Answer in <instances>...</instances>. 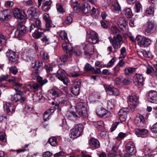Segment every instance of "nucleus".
<instances>
[{
  "mask_svg": "<svg viewBox=\"0 0 157 157\" xmlns=\"http://www.w3.org/2000/svg\"><path fill=\"white\" fill-rule=\"evenodd\" d=\"M88 41L90 43L83 45V48L86 54L91 55L93 52V45L92 44L97 43L98 41L97 34L94 31H90L87 36Z\"/></svg>",
  "mask_w": 157,
  "mask_h": 157,
  "instance_id": "f257e3e1",
  "label": "nucleus"
},
{
  "mask_svg": "<svg viewBox=\"0 0 157 157\" xmlns=\"http://www.w3.org/2000/svg\"><path fill=\"white\" fill-rule=\"evenodd\" d=\"M75 115L77 117H79L81 116L86 117L87 116L88 109L87 104L85 102L78 103L76 107Z\"/></svg>",
  "mask_w": 157,
  "mask_h": 157,
  "instance_id": "f03ea898",
  "label": "nucleus"
},
{
  "mask_svg": "<svg viewBox=\"0 0 157 157\" xmlns=\"http://www.w3.org/2000/svg\"><path fill=\"white\" fill-rule=\"evenodd\" d=\"M126 153L124 155V157H132L136 152V149L134 143L129 141L125 145Z\"/></svg>",
  "mask_w": 157,
  "mask_h": 157,
  "instance_id": "7ed1b4c3",
  "label": "nucleus"
},
{
  "mask_svg": "<svg viewBox=\"0 0 157 157\" xmlns=\"http://www.w3.org/2000/svg\"><path fill=\"white\" fill-rule=\"evenodd\" d=\"M43 66V63L42 61H39L38 64L33 63L31 64L30 69L33 71L31 74L32 77L34 79H36L39 76V74L38 71L40 67H42Z\"/></svg>",
  "mask_w": 157,
  "mask_h": 157,
  "instance_id": "20e7f679",
  "label": "nucleus"
},
{
  "mask_svg": "<svg viewBox=\"0 0 157 157\" xmlns=\"http://www.w3.org/2000/svg\"><path fill=\"white\" fill-rule=\"evenodd\" d=\"M62 47L63 51L69 56H71L73 52L77 56H80L82 54V52L78 50H74L73 52L71 45L69 44H63Z\"/></svg>",
  "mask_w": 157,
  "mask_h": 157,
  "instance_id": "39448f33",
  "label": "nucleus"
},
{
  "mask_svg": "<svg viewBox=\"0 0 157 157\" xmlns=\"http://www.w3.org/2000/svg\"><path fill=\"white\" fill-rule=\"evenodd\" d=\"M83 130V126L82 124H78L76 125L75 128L70 131V137L72 139H74L78 137Z\"/></svg>",
  "mask_w": 157,
  "mask_h": 157,
  "instance_id": "423d86ee",
  "label": "nucleus"
},
{
  "mask_svg": "<svg viewBox=\"0 0 157 157\" xmlns=\"http://www.w3.org/2000/svg\"><path fill=\"white\" fill-rule=\"evenodd\" d=\"M117 24L125 33H128V22L125 20V17H119L117 20Z\"/></svg>",
  "mask_w": 157,
  "mask_h": 157,
  "instance_id": "0eeeda50",
  "label": "nucleus"
},
{
  "mask_svg": "<svg viewBox=\"0 0 157 157\" xmlns=\"http://www.w3.org/2000/svg\"><path fill=\"white\" fill-rule=\"evenodd\" d=\"M114 40L112 44L114 49H119L123 43L122 37L121 35L119 34L113 36Z\"/></svg>",
  "mask_w": 157,
  "mask_h": 157,
  "instance_id": "6e6552de",
  "label": "nucleus"
},
{
  "mask_svg": "<svg viewBox=\"0 0 157 157\" xmlns=\"http://www.w3.org/2000/svg\"><path fill=\"white\" fill-rule=\"evenodd\" d=\"M27 13L29 18L32 21H33L38 17L37 10L34 7H29L27 10Z\"/></svg>",
  "mask_w": 157,
  "mask_h": 157,
  "instance_id": "1a4fd4ad",
  "label": "nucleus"
},
{
  "mask_svg": "<svg viewBox=\"0 0 157 157\" xmlns=\"http://www.w3.org/2000/svg\"><path fill=\"white\" fill-rule=\"evenodd\" d=\"M128 103L132 111H133L138 104V98L136 95L130 96L129 98Z\"/></svg>",
  "mask_w": 157,
  "mask_h": 157,
  "instance_id": "9d476101",
  "label": "nucleus"
},
{
  "mask_svg": "<svg viewBox=\"0 0 157 157\" xmlns=\"http://www.w3.org/2000/svg\"><path fill=\"white\" fill-rule=\"evenodd\" d=\"M136 40L138 44L145 47L148 46L151 42V40L149 39L141 36H139V37H137Z\"/></svg>",
  "mask_w": 157,
  "mask_h": 157,
  "instance_id": "9b49d317",
  "label": "nucleus"
},
{
  "mask_svg": "<svg viewBox=\"0 0 157 157\" xmlns=\"http://www.w3.org/2000/svg\"><path fill=\"white\" fill-rule=\"evenodd\" d=\"M26 32V27L23 25H19L15 31V36L16 37L20 38L24 35Z\"/></svg>",
  "mask_w": 157,
  "mask_h": 157,
  "instance_id": "f8f14e48",
  "label": "nucleus"
},
{
  "mask_svg": "<svg viewBox=\"0 0 157 157\" xmlns=\"http://www.w3.org/2000/svg\"><path fill=\"white\" fill-rule=\"evenodd\" d=\"M6 55L8 57L10 62L13 64H16L18 62L17 57L15 53L12 50L9 49L6 53Z\"/></svg>",
  "mask_w": 157,
  "mask_h": 157,
  "instance_id": "ddd939ff",
  "label": "nucleus"
},
{
  "mask_svg": "<svg viewBox=\"0 0 157 157\" xmlns=\"http://www.w3.org/2000/svg\"><path fill=\"white\" fill-rule=\"evenodd\" d=\"M134 82L138 87L143 86L144 81V78L142 74H136L134 76Z\"/></svg>",
  "mask_w": 157,
  "mask_h": 157,
  "instance_id": "4468645a",
  "label": "nucleus"
},
{
  "mask_svg": "<svg viewBox=\"0 0 157 157\" xmlns=\"http://www.w3.org/2000/svg\"><path fill=\"white\" fill-rule=\"evenodd\" d=\"M104 87L106 91L110 95H118L119 94V92L118 90L112 85H104Z\"/></svg>",
  "mask_w": 157,
  "mask_h": 157,
  "instance_id": "2eb2a0df",
  "label": "nucleus"
},
{
  "mask_svg": "<svg viewBox=\"0 0 157 157\" xmlns=\"http://www.w3.org/2000/svg\"><path fill=\"white\" fill-rule=\"evenodd\" d=\"M149 101L151 103H157V92L154 91H151L148 93Z\"/></svg>",
  "mask_w": 157,
  "mask_h": 157,
  "instance_id": "dca6fc26",
  "label": "nucleus"
},
{
  "mask_svg": "<svg viewBox=\"0 0 157 157\" xmlns=\"http://www.w3.org/2000/svg\"><path fill=\"white\" fill-rule=\"evenodd\" d=\"M135 123L138 126L143 127L145 123V120L142 116L138 115L135 118Z\"/></svg>",
  "mask_w": 157,
  "mask_h": 157,
  "instance_id": "f3484780",
  "label": "nucleus"
},
{
  "mask_svg": "<svg viewBox=\"0 0 157 157\" xmlns=\"http://www.w3.org/2000/svg\"><path fill=\"white\" fill-rule=\"evenodd\" d=\"M11 13L10 11L8 10H5L0 13L1 19L7 21L11 18Z\"/></svg>",
  "mask_w": 157,
  "mask_h": 157,
  "instance_id": "a211bd4d",
  "label": "nucleus"
},
{
  "mask_svg": "<svg viewBox=\"0 0 157 157\" xmlns=\"http://www.w3.org/2000/svg\"><path fill=\"white\" fill-rule=\"evenodd\" d=\"M11 13L10 11L8 10H5L0 13L1 19L7 21L11 18Z\"/></svg>",
  "mask_w": 157,
  "mask_h": 157,
  "instance_id": "6ab92c4d",
  "label": "nucleus"
},
{
  "mask_svg": "<svg viewBox=\"0 0 157 157\" xmlns=\"http://www.w3.org/2000/svg\"><path fill=\"white\" fill-rule=\"evenodd\" d=\"M127 110L126 108H123L121 109L118 113L119 118L121 122L125 121L127 117Z\"/></svg>",
  "mask_w": 157,
  "mask_h": 157,
  "instance_id": "aec40b11",
  "label": "nucleus"
},
{
  "mask_svg": "<svg viewBox=\"0 0 157 157\" xmlns=\"http://www.w3.org/2000/svg\"><path fill=\"white\" fill-rule=\"evenodd\" d=\"M33 55L29 54L28 53H26L22 56V57L24 60L29 62H31L32 64L33 63H35L38 64L37 61H36L34 59Z\"/></svg>",
  "mask_w": 157,
  "mask_h": 157,
  "instance_id": "412c9836",
  "label": "nucleus"
},
{
  "mask_svg": "<svg viewBox=\"0 0 157 157\" xmlns=\"http://www.w3.org/2000/svg\"><path fill=\"white\" fill-rule=\"evenodd\" d=\"M89 144L90 146L94 149L98 148L100 147V143L98 140L93 138H91L89 139Z\"/></svg>",
  "mask_w": 157,
  "mask_h": 157,
  "instance_id": "4be33fe9",
  "label": "nucleus"
},
{
  "mask_svg": "<svg viewBox=\"0 0 157 157\" xmlns=\"http://www.w3.org/2000/svg\"><path fill=\"white\" fill-rule=\"evenodd\" d=\"M45 31V29H36L34 32L32 34V36L35 39H38L40 38L42 36V35Z\"/></svg>",
  "mask_w": 157,
  "mask_h": 157,
  "instance_id": "5701e85b",
  "label": "nucleus"
},
{
  "mask_svg": "<svg viewBox=\"0 0 157 157\" xmlns=\"http://www.w3.org/2000/svg\"><path fill=\"white\" fill-rule=\"evenodd\" d=\"M148 133V130L144 128H137L135 130V133L138 137H145Z\"/></svg>",
  "mask_w": 157,
  "mask_h": 157,
  "instance_id": "b1692460",
  "label": "nucleus"
},
{
  "mask_svg": "<svg viewBox=\"0 0 157 157\" xmlns=\"http://www.w3.org/2000/svg\"><path fill=\"white\" fill-rule=\"evenodd\" d=\"M155 25L151 21H148L147 24V29L145 31L146 35H148L149 33H152L155 29Z\"/></svg>",
  "mask_w": 157,
  "mask_h": 157,
  "instance_id": "393cba45",
  "label": "nucleus"
},
{
  "mask_svg": "<svg viewBox=\"0 0 157 157\" xmlns=\"http://www.w3.org/2000/svg\"><path fill=\"white\" fill-rule=\"evenodd\" d=\"M13 16L15 18L19 19L23 18V16L19 9L17 8L14 9L13 10Z\"/></svg>",
  "mask_w": 157,
  "mask_h": 157,
  "instance_id": "a878e982",
  "label": "nucleus"
},
{
  "mask_svg": "<svg viewBox=\"0 0 157 157\" xmlns=\"http://www.w3.org/2000/svg\"><path fill=\"white\" fill-rule=\"evenodd\" d=\"M52 3L51 0H46L42 6V10L45 12L48 11L51 8L50 5Z\"/></svg>",
  "mask_w": 157,
  "mask_h": 157,
  "instance_id": "bb28decb",
  "label": "nucleus"
},
{
  "mask_svg": "<svg viewBox=\"0 0 157 157\" xmlns=\"http://www.w3.org/2000/svg\"><path fill=\"white\" fill-rule=\"evenodd\" d=\"M80 9L83 13H88L90 11V5L86 2H85L82 4Z\"/></svg>",
  "mask_w": 157,
  "mask_h": 157,
  "instance_id": "cd10ccee",
  "label": "nucleus"
},
{
  "mask_svg": "<svg viewBox=\"0 0 157 157\" xmlns=\"http://www.w3.org/2000/svg\"><path fill=\"white\" fill-rule=\"evenodd\" d=\"M67 75V73L66 71L62 69H59L57 71L56 74L57 77L59 80L62 79V78L65 77Z\"/></svg>",
  "mask_w": 157,
  "mask_h": 157,
  "instance_id": "c85d7f7f",
  "label": "nucleus"
},
{
  "mask_svg": "<svg viewBox=\"0 0 157 157\" xmlns=\"http://www.w3.org/2000/svg\"><path fill=\"white\" fill-rule=\"evenodd\" d=\"M15 108L14 105L10 102L7 103L6 104V110L7 113H13L15 110Z\"/></svg>",
  "mask_w": 157,
  "mask_h": 157,
  "instance_id": "c756f323",
  "label": "nucleus"
},
{
  "mask_svg": "<svg viewBox=\"0 0 157 157\" xmlns=\"http://www.w3.org/2000/svg\"><path fill=\"white\" fill-rule=\"evenodd\" d=\"M114 12L118 13H121V6L117 2H115L112 6Z\"/></svg>",
  "mask_w": 157,
  "mask_h": 157,
  "instance_id": "7c9ffc66",
  "label": "nucleus"
},
{
  "mask_svg": "<svg viewBox=\"0 0 157 157\" xmlns=\"http://www.w3.org/2000/svg\"><path fill=\"white\" fill-rule=\"evenodd\" d=\"M137 68L133 67H127L124 69V71L125 75H129L135 72Z\"/></svg>",
  "mask_w": 157,
  "mask_h": 157,
  "instance_id": "2f4dec72",
  "label": "nucleus"
},
{
  "mask_svg": "<svg viewBox=\"0 0 157 157\" xmlns=\"http://www.w3.org/2000/svg\"><path fill=\"white\" fill-rule=\"evenodd\" d=\"M123 12L124 14L128 18H131L133 16L132 10L130 8L125 9Z\"/></svg>",
  "mask_w": 157,
  "mask_h": 157,
  "instance_id": "473e14b6",
  "label": "nucleus"
},
{
  "mask_svg": "<svg viewBox=\"0 0 157 157\" xmlns=\"http://www.w3.org/2000/svg\"><path fill=\"white\" fill-rule=\"evenodd\" d=\"M60 37L63 40H64L66 42L65 44H68L69 40L67 38V34L64 31H61L59 33Z\"/></svg>",
  "mask_w": 157,
  "mask_h": 157,
  "instance_id": "72a5a7b5",
  "label": "nucleus"
},
{
  "mask_svg": "<svg viewBox=\"0 0 157 157\" xmlns=\"http://www.w3.org/2000/svg\"><path fill=\"white\" fill-rule=\"evenodd\" d=\"M97 114L100 117L105 116L107 113V111L104 108L98 109L97 111Z\"/></svg>",
  "mask_w": 157,
  "mask_h": 157,
  "instance_id": "f704fd0d",
  "label": "nucleus"
},
{
  "mask_svg": "<svg viewBox=\"0 0 157 157\" xmlns=\"http://www.w3.org/2000/svg\"><path fill=\"white\" fill-rule=\"evenodd\" d=\"M116 101L113 99H111L108 101L107 102V108L109 109H111L114 107L116 104Z\"/></svg>",
  "mask_w": 157,
  "mask_h": 157,
  "instance_id": "c9c22d12",
  "label": "nucleus"
},
{
  "mask_svg": "<svg viewBox=\"0 0 157 157\" xmlns=\"http://www.w3.org/2000/svg\"><path fill=\"white\" fill-rule=\"evenodd\" d=\"M84 70L86 71H93L95 70V68L94 67H92L89 63H86L84 67Z\"/></svg>",
  "mask_w": 157,
  "mask_h": 157,
  "instance_id": "e433bc0d",
  "label": "nucleus"
},
{
  "mask_svg": "<svg viewBox=\"0 0 157 157\" xmlns=\"http://www.w3.org/2000/svg\"><path fill=\"white\" fill-rule=\"evenodd\" d=\"M121 54L119 58L124 59L126 56V50L124 47H122L120 50Z\"/></svg>",
  "mask_w": 157,
  "mask_h": 157,
  "instance_id": "4c0bfd02",
  "label": "nucleus"
},
{
  "mask_svg": "<svg viewBox=\"0 0 157 157\" xmlns=\"http://www.w3.org/2000/svg\"><path fill=\"white\" fill-rule=\"evenodd\" d=\"M119 154V151L118 150V147L116 146L113 147L112 149V155H113L114 157H116Z\"/></svg>",
  "mask_w": 157,
  "mask_h": 157,
  "instance_id": "58836bf2",
  "label": "nucleus"
},
{
  "mask_svg": "<svg viewBox=\"0 0 157 157\" xmlns=\"http://www.w3.org/2000/svg\"><path fill=\"white\" fill-rule=\"evenodd\" d=\"M50 144L53 146H56L57 145L56 138L55 137H52L49 140Z\"/></svg>",
  "mask_w": 157,
  "mask_h": 157,
  "instance_id": "ea45409f",
  "label": "nucleus"
},
{
  "mask_svg": "<svg viewBox=\"0 0 157 157\" xmlns=\"http://www.w3.org/2000/svg\"><path fill=\"white\" fill-rule=\"evenodd\" d=\"M10 96V100L12 101L15 102L18 101V98H20L19 94H16L14 95H11Z\"/></svg>",
  "mask_w": 157,
  "mask_h": 157,
  "instance_id": "a19ab883",
  "label": "nucleus"
},
{
  "mask_svg": "<svg viewBox=\"0 0 157 157\" xmlns=\"http://www.w3.org/2000/svg\"><path fill=\"white\" fill-rule=\"evenodd\" d=\"M50 95L54 97H56L60 96V94L59 92L54 90L52 89L50 90Z\"/></svg>",
  "mask_w": 157,
  "mask_h": 157,
  "instance_id": "79ce46f5",
  "label": "nucleus"
},
{
  "mask_svg": "<svg viewBox=\"0 0 157 157\" xmlns=\"http://www.w3.org/2000/svg\"><path fill=\"white\" fill-rule=\"evenodd\" d=\"M36 79L37 81L41 85H43L48 82L47 79H45L43 80L42 78L39 76Z\"/></svg>",
  "mask_w": 157,
  "mask_h": 157,
  "instance_id": "37998d69",
  "label": "nucleus"
},
{
  "mask_svg": "<svg viewBox=\"0 0 157 157\" xmlns=\"http://www.w3.org/2000/svg\"><path fill=\"white\" fill-rule=\"evenodd\" d=\"M49 110H47L44 113L43 116V119L45 121H47L49 119V117L51 115V113H49Z\"/></svg>",
  "mask_w": 157,
  "mask_h": 157,
  "instance_id": "c03bdc74",
  "label": "nucleus"
},
{
  "mask_svg": "<svg viewBox=\"0 0 157 157\" xmlns=\"http://www.w3.org/2000/svg\"><path fill=\"white\" fill-rule=\"evenodd\" d=\"M34 20H35V22L34 23L36 27V29H42L41 28V21L40 19H38V18Z\"/></svg>",
  "mask_w": 157,
  "mask_h": 157,
  "instance_id": "a18cd8bd",
  "label": "nucleus"
},
{
  "mask_svg": "<svg viewBox=\"0 0 157 157\" xmlns=\"http://www.w3.org/2000/svg\"><path fill=\"white\" fill-rule=\"evenodd\" d=\"M67 116L68 118L71 120H74L75 117H77L75 115V113L73 112L68 113L67 114Z\"/></svg>",
  "mask_w": 157,
  "mask_h": 157,
  "instance_id": "49530a36",
  "label": "nucleus"
},
{
  "mask_svg": "<svg viewBox=\"0 0 157 157\" xmlns=\"http://www.w3.org/2000/svg\"><path fill=\"white\" fill-rule=\"evenodd\" d=\"M142 6L138 2H136L135 3V11L138 13L140 12Z\"/></svg>",
  "mask_w": 157,
  "mask_h": 157,
  "instance_id": "de8ad7c7",
  "label": "nucleus"
},
{
  "mask_svg": "<svg viewBox=\"0 0 157 157\" xmlns=\"http://www.w3.org/2000/svg\"><path fill=\"white\" fill-rule=\"evenodd\" d=\"M126 136V133L120 132L119 133L118 136L116 137V138L117 140H120L121 139H123Z\"/></svg>",
  "mask_w": 157,
  "mask_h": 157,
  "instance_id": "09e8293b",
  "label": "nucleus"
},
{
  "mask_svg": "<svg viewBox=\"0 0 157 157\" xmlns=\"http://www.w3.org/2000/svg\"><path fill=\"white\" fill-rule=\"evenodd\" d=\"M10 72L14 75H16L18 72V70L15 67L12 66L9 68Z\"/></svg>",
  "mask_w": 157,
  "mask_h": 157,
  "instance_id": "8fccbe9b",
  "label": "nucleus"
},
{
  "mask_svg": "<svg viewBox=\"0 0 157 157\" xmlns=\"http://www.w3.org/2000/svg\"><path fill=\"white\" fill-rule=\"evenodd\" d=\"M6 37L2 34H0V46L6 42Z\"/></svg>",
  "mask_w": 157,
  "mask_h": 157,
  "instance_id": "3c124183",
  "label": "nucleus"
},
{
  "mask_svg": "<svg viewBox=\"0 0 157 157\" xmlns=\"http://www.w3.org/2000/svg\"><path fill=\"white\" fill-rule=\"evenodd\" d=\"M131 82V79L129 78H125L122 80V83L124 85H127L130 84Z\"/></svg>",
  "mask_w": 157,
  "mask_h": 157,
  "instance_id": "603ef678",
  "label": "nucleus"
},
{
  "mask_svg": "<svg viewBox=\"0 0 157 157\" xmlns=\"http://www.w3.org/2000/svg\"><path fill=\"white\" fill-rule=\"evenodd\" d=\"M123 78L122 76H119L115 80V82L117 85H120L122 82Z\"/></svg>",
  "mask_w": 157,
  "mask_h": 157,
  "instance_id": "864d4df0",
  "label": "nucleus"
},
{
  "mask_svg": "<svg viewBox=\"0 0 157 157\" xmlns=\"http://www.w3.org/2000/svg\"><path fill=\"white\" fill-rule=\"evenodd\" d=\"M57 10L61 13H63L65 12L62 6L60 4H57L56 5Z\"/></svg>",
  "mask_w": 157,
  "mask_h": 157,
  "instance_id": "5fc2aeb1",
  "label": "nucleus"
},
{
  "mask_svg": "<svg viewBox=\"0 0 157 157\" xmlns=\"http://www.w3.org/2000/svg\"><path fill=\"white\" fill-rule=\"evenodd\" d=\"M60 80L62 81L64 84L67 86L70 85V81L66 77H64L62 78V79H61Z\"/></svg>",
  "mask_w": 157,
  "mask_h": 157,
  "instance_id": "6e6d98bb",
  "label": "nucleus"
},
{
  "mask_svg": "<svg viewBox=\"0 0 157 157\" xmlns=\"http://www.w3.org/2000/svg\"><path fill=\"white\" fill-rule=\"evenodd\" d=\"M112 33L115 34L118 33L119 30L118 27L116 26H112L111 28Z\"/></svg>",
  "mask_w": 157,
  "mask_h": 157,
  "instance_id": "4d7b16f0",
  "label": "nucleus"
},
{
  "mask_svg": "<svg viewBox=\"0 0 157 157\" xmlns=\"http://www.w3.org/2000/svg\"><path fill=\"white\" fill-rule=\"evenodd\" d=\"M152 70L155 71V70L153 68L152 66L149 65L147 67L146 73L147 74H149L151 73Z\"/></svg>",
  "mask_w": 157,
  "mask_h": 157,
  "instance_id": "13d9d810",
  "label": "nucleus"
},
{
  "mask_svg": "<svg viewBox=\"0 0 157 157\" xmlns=\"http://www.w3.org/2000/svg\"><path fill=\"white\" fill-rule=\"evenodd\" d=\"M72 19L71 16L67 17L65 20V21L63 22L64 24H69L72 22Z\"/></svg>",
  "mask_w": 157,
  "mask_h": 157,
  "instance_id": "bf43d9fd",
  "label": "nucleus"
},
{
  "mask_svg": "<svg viewBox=\"0 0 157 157\" xmlns=\"http://www.w3.org/2000/svg\"><path fill=\"white\" fill-rule=\"evenodd\" d=\"M154 12V9L151 6L147 8L146 10V13L149 14H153Z\"/></svg>",
  "mask_w": 157,
  "mask_h": 157,
  "instance_id": "052dcab7",
  "label": "nucleus"
},
{
  "mask_svg": "<svg viewBox=\"0 0 157 157\" xmlns=\"http://www.w3.org/2000/svg\"><path fill=\"white\" fill-rule=\"evenodd\" d=\"M68 58L67 55H65L60 57L59 60H60L62 62L64 63L67 60Z\"/></svg>",
  "mask_w": 157,
  "mask_h": 157,
  "instance_id": "680f3d73",
  "label": "nucleus"
},
{
  "mask_svg": "<svg viewBox=\"0 0 157 157\" xmlns=\"http://www.w3.org/2000/svg\"><path fill=\"white\" fill-rule=\"evenodd\" d=\"M34 98L36 100V101L39 102H42V100L43 99V97L41 94H37L36 96H35Z\"/></svg>",
  "mask_w": 157,
  "mask_h": 157,
  "instance_id": "e2e57ef3",
  "label": "nucleus"
},
{
  "mask_svg": "<svg viewBox=\"0 0 157 157\" xmlns=\"http://www.w3.org/2000/svg\"><path fill=\"white\" fill-rule=\"evenodd\" d=\"M79 88H77L75 87H74L73 88L72 90L73 94L75 95H78L79 93Z\"/></svg>",
  "mask_w": 157,
  "mask_h": 157,
  "instance_id": "0e129e2a",
  "label": "nucleus"
},
{
  "mask_svg": "<svg viewBox=\"0 0 157 157\" xmlns=\"http://www.w3.org/2000/svg\"><path fill=\"white\" fill-rule=\"evenodd\" d=\"M120 70V67L118 65H117L113 68V70L114 71V74L115 75H117V74L119 72Z\"/></svg>",
  "mask_w": 157,
  "mask_h": 157,
  "instance_id": "69168bd1",
  "label": "nucleus"
},
{
  "mask_svg": "<svg viewBox=\"0 0 157 157\" xmlns=\"http://www.w3.org/2000/svg\"><path fill=\"white\" fill-rule=\"evenodd\" d=\"M52 154L49 151L45 152L42 154V157H50Z\"/></svg>",
  "mask_w": 157,
  "mask_h": 157,
  "instance_id": "338daca9",
  "label": "nucleus"
},
{
  "mask_svg": "<svg viewBox=\"0 0 157 157\" xmlns=\"http://www.w3.org/2000/svg\"><path fill=\"white\" fill-rule=\"evenodd\" d=\"M151 130L153 132H157V122L152 126L151 128Z\"/></svg>",
  "mask_w": 157,
  "mask_h": 157,
  "instance_id": "774afa93",
  "label": "nucleus"
}]
</instances>
